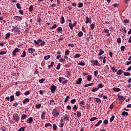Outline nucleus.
<instances>
[{"label":"nucleus","mask_w":131,"mask_h":131,"mask_svg":"<svg viewBox=\"0 0 131 131\" xmlns=\"http://www.w3.org/2000/svg\"><path fill=\"white\" fill-rule=\"evenodd\" d=\"M60 114L59 112H58V110L56 109H54L52 111V115L54 116V117H58V116Z\"/></svg>","instance_id":"obj_1"},{"label":"nucleus","mask_w":131,"mask_h":131,"mask_svg":"<svg viewBox=\"0 0 131 131\" xmlns=\"http://www.w3.org/2000/svg\"><path fill=\"white\" fill-rule=\"evenodd\" d=\"M20 50L18 48H15L12 52L13 56H16V53H18L20 52Z\"/></svg>","instance_id":"obj_2"},{"label":"nucleus","mask_w":131,"mask_h":131,"mask_svg":"<svg viewBox=\"0 0 131 131\" xmlns=\"http://www.w3.org/2000/svg\"><path fill=\"white\" fill-rule=\"evenodd\" d=\"M13 117L14 120L16 122L19 121V119H20V118L19 117V116H18V115H13Z\"/></svg>","instance_id":"obj_3"},{"label":"nucleus","mask_w":131,"mask_h":131,"mask_svg":"<svg viewBox=\"0 0 131 131\" xmlns=\"http://www.w3.org/2000/svg\"><path fill=\"white\" fill-rule=\"evenodd\" d=\"M51 91L52 94H54V93L56 92V86L54 85H53L51 86Z\"/></svg>","instance_id":"obj_4"},{"label":"nucleus","mask_w":131,"mask_h":131,"mask_svg":"<svg viewBox=\"0 0 131 131\" xmlns=\"http://www.w3.org/2000/svg\"><path fill=\"white\" fill-rule=\"evenodd\" d=\"M32 121H33V118L30 117L27 121V123H32Z\"/></svg>","instance_id":"obj_5"},{"label":"nucleus","mask_w":131,"mask_h":131,"mask_svg":"<svg viewBox=\"0 0 131 131\" xmlns=\"http://www.w3.org/2000/svg\"><path fill=\"white\" fill-rule=\"evenodd\" d=\"M46 112H42L41 115V119H46Z\"/></svg>","instance_id":"obj_6"},{"label":"nucleus","mask_w":131,"mask_h":131,"mask_svg":"<svg viewBox=\"0 0 131 131\" xmlns=\"http://www.w3.org/2000/svg\"><path fill=\"white\" fill-rule=\"evenodd\" d=\"M28 51H29V53H30V54H33V52H35V50L33 48H29Z\"/></svg>","instance_id":"obj_7"},{"label":"nucleus","mask_w":131,"mask_h":131,"mask_svg":"<svg viewBox=\"0 0 131 131\" xmlns=\"http://www.w3.org/2000/svg\"><path fill=\"white\" fill-rule=\"evenodd\" d=\"M113 91H114V92H115L116 93H118V92H120V91H121V90L118 88H114L113 89Z\"/></svg>","instance_id":"obj_8"},{"label":"nucleus","mask_w":131,"mask_h":131,"mask_svg":"<svg viewBox=\"0 0 131 131\" xmlns=\"http://www.w3.org/2000/svg\"><path fill=\"white\" fill-rule=\"evenodd\" d=\"M118 97L119 100H121L122 101H124V100H125V98L122 95L120 96L119 94H118Z\"/></svg>","instance_id":"obj_9"},{"label":"nucleus","mask_w":131,"mask_h":131,"mask_svg":"<svg viewBox=\"0 0 131 131\" xmlns=\"http://www.w3.org/2000/svg\"><path fill=\"white\" fill-rule=\"evenodd\" d=\"M30 100V99L29 98H26L23 101V104H26V103H28V102H29Z\"/></svg>","instance_id":"obj_10"},{"label":"nucleus","mask_w":131,"mask_h":131,"mask_svg":"<svg viewBox=\"0 0 131 131\" xmlns=\"http://www.w3.org/2000/svg\"><path fill=\"white\" fill-rule=\"evenodd\" d=\"M123 73V71L122 70H119L118 72H117V75H121Z\"/></svg>","instance_id":"obj_11"},{"label":"nucleus","mask_w":131,"mask_h":131,"mask_svg":"<svg viewBox=\"0 0 131 131\" xmlns=\"http://www.w3.org/2000/svg\"><path fill=\"white\" fill-rule=\"evenodd\" d=\"M95 101L96 103H99V104H101L102 103V100L100 98H95Z\"/></svg>","instance_id":"obj_12"},{"label":"nucleus","mask_w":131,"mask_h":131,"mask_svg":"<svg viewBox=\"0 0 131 131\" xmlns=\"http://www.w3.org/2000/svg\"><path fill=\"white\" fill-rule=\"evenodd\" d=\"M82 81V79L81 78H78L77 82H76V84H81Z\"/></svg>","instance_id":"obj_13"},{"label":"nucleus","mask_w":131,"mask_h":131,"mask_svg":"<svg viewBox=\"0 0 131 131\" xmlns=\"http://www.w3.org/2000/svg\"><path fill=\"white\" fill-rule=\"evenodd\" d=\"M93 63H94V65L96 66H100V63H99V62H98V60H97L94 61Z\"/></svg>","instance_id":"obj_14"},{"label":"nucleus","mask_w":131,"mask_h":131,"mask_svg":"<svg viewBox=\"0 0 131 131\" xmlns=\"http://www.w3.org/2000/svg\"><path fill=\"white\" fill-rule=\"evenodd\" d=\"M104 51L103 50H102V49L99 50V53L98 55V56H102V55H103V54H104Z\"/></svg>","instance_id":"obj_15"},{"label":"nucleus","mask_w":131,"mask_h":131,"mask_svg":"<svg viewBox=\"0 0 131 131\" xmlns=\"http://www.w3.org/2000/svg\"><path fill=\"white\" fill-rule=\"evenodd\" d=\"M115 67L111 68V69L112 70L113 72H117V70L115 69Z\"/></svg>","instance_id":"obj_16"},{"label":"nucleus","mask_w":131,"mask_h":131,"mask_svg":"<svg viewBox=\"0 0 131 131\" xmlns=\"http://www.w3.org/2000/svg\"><path fill=\"white\" fill-rule=\"evenodd\" d=\"M29 12H31L32 11H33V6L31 5L29 8Z\"/></svg>","instance_id":"obj_17"},{"label":"nucleus","mask_w":131,"mask_h":131,"mask_svg":"<svg viewBox=\"0 0 131 131\" xmlns=\"http://www.w3.org/2000/svg\"><path fill=\"white\" fill-rule=\"evenodd\" d=\"M123 73H124V76H129L130 75V73L128 72H124Z\"/></svg>","instance_id":"obj_18"},{"label":"nucleus","mask_w":131,"mask_h":131,"mask_svg":"<svg viewBox=\"0 0 131 131\" xmlns=\"http://www.w3.org/2000/svg\"><path fill=\"white\" fill-rule=\"evenodd\" d=\"M98 90H99V88H93L92 92H93V93H95V92H97V91H98Z\"/></svg>","instance_id":"obj_19"},{"label":"nucleus","mask_w":131,"mask_h":131,"mask_svg":"<svg viewBox=\"0 0 131 131\" xmlns=\"http://www.w3.org/2000/svg\"><path fill=\"white\" fill-rule=\"evenodd\" d=\"M92 84H94V83H90L89 84H87L85 85L84 86V88H88V86H92Z\"/></svg>","instance_id":"obj_20"},{"label":"nucleus","mask_w":131,"mask_h":131,"mask_svg":"<svg viewBox=\"0 0 131 131\" xmlns=\"http://www.w3.org/2000/svg\"><path fill=\"white\" fill-rule=\"evenodd\" d=\"M101 123H102V120H99L98 123L95 125V126H98L99 125H100V124H101Z\"/></svg>","instance_id":"obj_21"},{"label":"nucleus","mask_w":131,"mask_h":131,"mask_svg":"<svg viewBox=\"0 0 131 131\" xmlns=\"http://www.w3.org/2000/svg\"><path fill=\"white\" fill-rule=\"evenodd\" d=\"M102 88H104V85H103L102 83H100L98 85V89H102Z\"/></svg>","instance_id":"obj_22"},{"label":"nucleus","mask_w":131,"mask_h":131,"mask_svg":"<svg viewBox=\"0 0 131 131\" xmlns=\"http://www.w3.org/2000/svg\"><path fill=\"white\" fill-rule=\"evenodd\" d=\"M122 115L123 116H124V115H126V116H127V115H128V113L126 112H123L122 113Z\"/></svg>","instance_id":"obj_23"},{"label":"nucleus","mask_w":131,"mask_h":131,"mask_svg":"<svg viewBox=\"0 0 131 131\" xmlns=\"http://www.w3.org/2000/svg\"><path fill=\"white\" fill-rule=\"evenodd\" d=\"M10 36H11V34L7 33V34H6L5 38L6 39H8V38H9V37H10Z\"/></svg>","instance_id":"obj_24"},{"label":"nucleus","mask_w":131,"mask_h":131,"mask_svg":"<svg viewBox=\"0 0 131 131\" xmlns=\"http://www.w3.org/2000/svg\"><path fill=\"white\" fill-rule=\"evenodd\" d=\"M96 119H98V118H97V117H94L90 119V121H94L96 120Z\"/></svg>","instance_id":"obj_25"},{"label":"nucleus","mask_w":131,"mask_h":131,"mask_svg":"<svg viewBox=\"0 0 131 131\" xmlns=\"http://www.w3.org/2000/svg\"><path fill=\"white\" fill-rule=\"evenodd\" d=\"M26 56V52L25 51H24L23 52V55H21V58H24Z\"/></svg>","instance_id":"obj_26"},{"label":"nucleus","mask_w":131,"mask_h":131,"mask_svg":"<svg viewBox=\"0 0 131 131\" xmlns=\"http://www.w3.org/2000/svg\"><path fill=\"white\" fill-rule=\"evenodd\" d=\"M87 79L88 81H91V80H92V76H91V75H88L87 77Z\"/></svg>","instance_id":"obj_27"},{"label":"nucleus","mask_w":131,"mask_h":131,"mask_svg":"<svg viewBox=\"0 0 131 131\" xmlns=\"http://www.w3.org/2000/svg\"><path fill=\"white\" fill-rule=\"evenodd\" d=\"M78 36H79V37H81V36H82V35H83V33H82V32H79L78 33Z\"/></svg>","instance_id":"obj_28"},{"label":"nucleus","mask_w":131,"mask_h":131,"mask_svg":"<svg viewBox=\"0 0 131 131\" xmlns=\"http://www.w3.org/2000/svg\"><path fill=\"white\" fill-rule=\"evenodd\" d=\"M69 98H70V97L69 96H67V97L64 99L65 103L68 102V100H69Z\"/></svg>","instance_id":"obj_29"},{"label":"nucleus","mask_w":131,"mask_h":131,"mask_svg":"<svg viewBox=\"0 0 131 131\" xmlns=\"http://www.w3.org/2000/svg\"><path fill=\"white\" fill-rule=\"evenodd\" d=\"M50 58H51V56L47 55V56H45L44 59H45V60H49V59H50Z\"/></svg>","instance_id":"obj_30"},{"label":"nucleus","mask_w":131,"mask_h":131,"mask_svg":"<svg viewBox=\"0 0 131 131\" xmlns=\"http://www.w3.org/2000/svg\"><path fill=\"white\" fill-rule=\"evenodd\" d=\"M24 130H25V127H21L17 131H24Z\"/></svg>","instance_id":"obj_31"},{"label":"nucleus","mask_w":131,"mask_h":131,"mask_svg":"<svg viewBox=\"0 0 131 131\" xmlns=\"http://www.w3.org/2000/svg\"><path fill=\"white\" fill-rule=\"evenodd\" d=\"M27 115H23L21 116V119L22 120H23V119H25V118H27Z\"/></svg>","instance_id":"obj_32"},{"label":"nucleus","mask_w":131,"mask_h":131,"mask_svg":"<svg viewBox=\"0 0 131 131\" xmlns=\"http://www.w3.org/2000/svg\"><path fill=\"white\" fill-rule=\"evenodd\" d=\"M90 27H91V29H92V30H94V28H95V24H92L90 25Z\"/></svg>","instance_id":"obj_33"},{"label":"nucleus","mask_w":131,"mask_h":131,"mask_svg":"<svg viewBox=\"0 0 131 131\" xmlns=\"http://www.w3.org/2000/svg\"><path fill=\"white\" fill-rule=\"evenodd\" d=\"M53 129H54V130H56L57 129V125L54 124L53 125Z\"/></svg>","instance_id":"obj_34"},{"label":"nucleus","mask_w":131,"mask_h":131,"mask_svg":"<svg viewBox=\"0 0 131 131\" xmlns=\"http://www.w3.org/2000/svg\"><path fill=\"white\" fill-rule=\"evenodd\" d=\"M65 23V19L63 16H61V24H63Z\"/></svg>","instance_id":"obj_35"},{"label":"nucleus","mask_w":131,"mask_h":131,"mask_svg":"<svg viewBox=\"0 0 131 131\" xmlns=\"http://www.w3.org/2000/svg\"><path fill=\"white\" fill-rule=\"evenodd\" d=\"M55 28H57V25L54 24L52 27L50 28V29H55Z\"/></svg>","instance_id":"obj_36"},{"label":"nucleus","mask_w":131,"mask_h":131,"mask_svg":"<svg viewBox=\"0 0 131 131\" xmlns=\"http://www.w3.org/2000/svg\"><path fill=\"white\" fill-rule=\"evenodd\" d=\"M80 57V54H76L74 55V58H76Z\"/></svg>","instance_id":"obj_37"},{"label":"nucleus","mask_w":131,"mask_h":131,"mask_svg":"<svg viewBox=\"0 0 131 131\" xmlns=\"http://www.w3.org/2000/svg\"><path fill=\"white\" fill-rule=\"evenodd\" d=\"M114 118H115V116H112L111 118L110 119V122H112V121H113V120H114Z\"/></svg>","instance_id":"obj_38"},{"label":"nucleus","mask_w":131,"mask_h":131,"mask_svg":"<svg viewBox=\"0 0 131 131\" xmlns=\"http://www.w3.org/2000/svg\"><path fill=\"white\" fill-rule=\"evenodd\" d=\"M54 66V62H51L50 65L48 66L49 68H51V67H53Z\"/></svg>","instance_id":"obj_39"},{"label":"nucleus","mask_w":131,"mask_h":131,"mask_svg":"<svg viewBox=\"0 0 131 131\" xmlns=\"http://www.w3.org/2000/svg\"><path fill=\"white\" fill-rule=\"evenodd\" d=\"M83 7V4L81 3H79L78 8H82Z\"/></svg>","instance_id":"obj_40"},{"label":"nucleus","mask_w":131,"mask_h":131,"mask_svg":"<svg viewBox=\"0 0 131 131\" xmlns=\"http://www.w3.org/2000/svg\"><path fill=\"white\" fill-rule=\"evenodd\" d=\"M57 32H60V31H62V28L61 27H58L57 29Z\"/></svg>","instance_id":"obj_41"},{"label":"nucleus","mask_w":131,"mask_h":131,"mask_svg":"<svg viewBox=\"0 0 131 131\" xmlns=\"http://www.w3.org/2000/svg\"><path fill=\"white\" fill-rule=\"evenodd\" d=\"M79 104H80L81 105H85V102H84V100H82L79 102Z\"/></svg>","instance_id":"obj_42"},{"label":"nucleus","mask_w":131,"mask_h":131,"mask_svg":"<svg viewBox=\"0 0 131 131\" xmlns=\"http://www.w3.org/2000/svg\"><path fill=\"white\" fill-rule=\"evenodd\" d=\"M76 102V99H73L71 101V103L72 104H74V103H75Z\"/></svg>","instance_id":"obj_43"},{"label":"nucleus","mask_w":131,"mask_h":131,"mask_svg":"<svg viewBox=\"0 0 131 131\" xmlns=\"http://www.w3.org/2000/svg\"><path fill=\"white\" fill-rule=\"evenodd\" d=\"M77 116H78V117H80V116H81V113L77 112Z\"/></svg>","instance_id":"obj_44"},{"label":"nucleus","mask_w":131,"mask_h":131,"mask_svg":"<svg viewBox=\"0 0 131 131\" xmlns=\"http://www.w3.org/2000/svg\"><path fill=\"white\" fill-rule=\"evenodd\" d=\"M40 107H41V104L36 105V108H37V109H39V108H40Z\"/></svg>","instance_id":"obj_45"},{"label":"nucleus","mask_w":131,"mask_h":131,"mask_svg":"<svg viewBox=\"0 0 131 131\" xmlns=\"http://www.w3.org/2000/svg\"><path fill=\"white\" fill-rule=\"evenodd\" d=\"M86 21H85V23L86 24H88V23H89V22H90V19L89 18V17L88 16H86Z\"/></svg>","instance_id":"obj_46"},{"label":"nucleus","mask_w":131,"mask_h":131,"mask_svg":"<svg viewBox=\"0 0 131 131\" xmlns=\"http://www.w3.org/2000/svg\"><path fill=\"white\" fill-rule=\"evenodd\" d=\"M117 41L118 43H120V42H121V39H120V38H118L117 39Z\"/></svg>","instance_id":"obj_47"},{"label":"nucleus","mask_w":131,"mask_h":131,"mask_svg":"<svg viewBox=\"0 0 131 131\" xmlns=\"http://www.w3.org/2000/svg\"><path fill=\"white\" fill-rule=\"evenodd\" d=\"M16 7L17 9H21L22 7H20V4L17 3L16 4Z\"/></svg>","instance_id":"obj_48"},{"label":"nucleus","mask_w":131,"mask_h":131,"mask_svg":"<svg viewBox=\"0 0 131 131\" xmlns=\"http://www.w3.org/2000/svg\"><path fill=\"white\" fill-rule=\"evenodd\" d=\"M45 126L46 127H48V126H52V125L51 124V123H46L45 124Z\"/></svg>","instance_id":"obj_49"},{"label":"nucleus","mask_w":131,"mask_h":131,"mask_svg":"<svg viewBox=\"0 0 131 131\" xmlns=\"http://www.w3.org/2000/svg\"><path fill=\"white\" fill-rule=\"evenodd\" d=\"M103 32H105V33H108V32H109V30L107 29H104L103 30Z\"/></svg>","instance_id":"obj_50"},{"label":"nucleus","mask_w":131,"mask_h":131,"mask_svg":"<svg viewBox=\"0 0 131 131\" xmlns=\"http://www.w3.org/2000/svg\"><path fill=\"white\" fill-rule=\"evenodd\" d=\"M73 110L74 111H76L77 110V106L76 105H75L73 107Z\"/></svg>","instance_id":"obj_51"},{"label":"nucleus","mask_w":131,"mask_h":131,"mask_svg":"<svg viewBox=\"0 0 131 131\" xmlns=\"http://www.w3.org/2000/svg\"><path fill=\"white\" fill-rule=\"evenodd\" d=\"M12 101H14V96H11L10 97V102H12Z\"/></svg>","instance_id":"obj_52"},{"label":"nucleus","mask_w":131,"mask_h":131,"mask_svg":"<svg viewBox=\"0 0 131 131\" xmlns=\"http://www.w3.org/2000/svg\"><path fill=\"white\" fill-rule=\"evenodd\" d=\"M5 54H7V52L5 51H1L0 52V55H5Z\"/></svg>","instance_id":"obj_53"},{"label":"nucleus","mask_w":131,"mask_h":131,"mask_svg":"<svg viewBox=\"0 0 131 131\" xmlns=\"http://www.w3.org/2000/svg\"><path fill=\"white\" fill-rule=\"evenodd\" d=\"M94 76L95 77H97V75H98V71H94Z\"/></svg>","instance_id":"obj_54"},{"label":"nucleus","mask_w":131,"mask_h":131,"mask_svg":"<svg viewBox=\"0 0 131 131\" xmlns=\"http://www.w3.org/2000/svg\"><path fill=\"white\" fill-rule=\"evenodd\" d=\"M65 55H66V56H67V55H69V50L66 51Z\"/></svg>","instance_id":"obj_55"},{"label":"nucleus","mask_w":131,"mask_h":131,"mask_svg":"<svg viewBox=\"0 0 131 131\" xmlns=\"http://www.w3.org/2000/svg\"><path fill=\"white\" fill-rule=\"evenodd\" d=\"M13 29L15 30V31H17L18 29H19V28H18V27H14Z\"/></svg>","instance_id":"obj_56"},{"label":"nucleus","mask_w":131,"mask_h":131,"mask_svg":"<svg viewBox=\"0 0 131 131\" xmlns=\"http://www.w3.org/2000/svg\"><path fill=\"white\" fill-rule=\"evenodd\" d=\"M30 94V92L29 91H26L25 93V96H28Z\"/></svg>","instance_id":"obj_57"},{"label":"nucleus","mask_w":131,"mask_h":131,"mask_svg":"<svg viewBox=\"0 0 131 131\" xmlns=\"http://www.w3.org/2000/svg\"><path fill=\"white\" fill-rule=\"evenodd\" d=\"M78 65H80L81 66H84L85 64L84 62H81L78 63Z\"/></svg>","instance_id":"obj_58"},{"label":"nucleus","mask_w":131,"mask_h":131,"mask_svg":"<svg viewBox=\"0 0 131 131\" xmlns=\"http://www.w3.org/2000/svg\"><path fill=\"white\" fill-rule=\"evenodd\" d=\"M69 26H70V28L71 29H73V27L72 24L71 23H69Z\"/></svg>","instance_id":"obj_59"},{"label":"nucleus","mask_w":131,"mask_h":131,"mask_svg":"<svg viewBox=\"0 0 131 131\" xmlns=\"http://www.w3.org/2000/svg\"><path fill=\"white\" fill-rule=\"evenodd\" d=\"M45 43H46V42H45V41H42L41 42V43L40 44V46H45Z\"/></svg>","instance_id":"obj_60"},{"label":"nucleus","mask_w":131,"mask_h":131,"mask_svg":"<svg viewBox=\"0 0 131 131\" xmlns=\"http://www.w3.org/2000/svg\"><path fill=\"white\" fill-rule=\"evenodd\" d=\"M60 63H58L57 67H56L57 70H59V69H60Z\"/></svg>","instance_id":"obj_61"},{"label":"nucleus","mask_w":131,"mask_h":131,"mask_svg":"<svg viewBox=\"0 0 131 131\" xmlns=\"http://www.w3.org/2000/svg\"><path fill=\"white\" fill-rule=\"evenodd\" d=\"M16 96H17V97H19V96H20V92H19V91L16 92Z\"/></svg>","instance_id":"obj_62"},{"label":"nucleus","mask_w":131,"mask_h":131,"mask_svg":"<svg viewBox=\"0 0 131 131\" xmlns=\"http://www.w3.org/2000/svg\"><path fill=\"white\" fill-rule=\"evenodd\" d=\"M103 123H104V124H108V120H105L103 121Z\"/></svg>","instance_id":"obj_63"},{"label":"nucleus","mask_w":131,"mask_h":131,"mask_svg":"<svg viewBox=\"0 0 131 131\" xmlns=\"http://www.w3.org/2000/svg\"><path fill=\"white\" fill-rule=\"evenodd\" d=\"M126 65L128 66V65H130L131 64V61H126Z\"/></svg>","instance_id":"obj_64"}]
</instances>
